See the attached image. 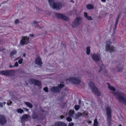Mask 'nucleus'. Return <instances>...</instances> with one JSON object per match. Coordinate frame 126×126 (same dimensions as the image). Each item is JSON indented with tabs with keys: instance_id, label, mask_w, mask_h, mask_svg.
Masks as SVG:
<instances>
[{
	"instance_id": "obj_1",
	"label": "nucleus",
	"mask_w": 126,
	"mask_h": 126,
	"mask_svg": "<svg viewBox=\"0 0 126 126\" xmlns=\"http://www.w3.org/2000/svg\"><path fill=\"white\" fill-rule=\"evenodd\" d=\"M108 88L112 91L114 95L116 97L119 101L123 104L126 106V95L122 93L117 92L115 89L108 83Z\"/></svg>"
},
{
	"instance_id": "obj_2",
	"label": "nucleus",
	"mask_w": 126,
	"mask_h": 126,
	"mask_svg": "<svg viewBox=\"0 0 126 126\" xmlns=\"http://www.w3.org/2000/svg\"><path fill=\"white\" fill-rule=\"evenodd\" d=\"M114 39V36H112L111 38L110 39V40L111 41H108L107 42L106 45V48L107 50L110 52L114 51L115 50V48L114 47L110 46L112 43V41H113Z\"/></svg>"
},
{
	"instance_id": "obj_3",
	"label": "nucleus",
	"mask_w": 126,
	"mask_h": 126,
	"mask_svg": "<svg viewBox=\"0 0 126 126\" xmlns=\"http://www.w3.org/2000/svg\"><path fill=\"white\" fill-rule=\"evenodd\" d=\"M50 3V6L54 9L56 10H60L62 7L61 3H55L54 0H48Z\"/></svg>"
},
{
	"instance_id": "obj_4",
	"label": "nucleus",
	"mask_w": 126,
	"mask_h": 126,
	"mask_svg": "<svg viewBox=\"0 0 126 126\" xmlns=\"http://www.w3.org/2000/svg\"><path fill=\"white\" fill-rule=\"evenodd\" d=\"M66 81L70 82L73 84H79L80 83L81 80L76 77H73L69 78L66 80Z\"/></svg>"
},
{
	"instance_id": "obj_5",
	"label": "nucleus",
	"mask_w": 126,
	"mask_h": 126,
	"mask_svg": "<svg viewBox=\"0 0 126 126\" xmlns=\"http://www.w3.org/2000/svg\"><path fill=\"white\" fill-rule=\"evenodd\" d=\"M89 85L95 95L98 96L100 95V94L99 91L95 87L94 84L92 81H91L89 82Z\"/></svg>"
},
{
	"instance_id": "obj_6",
	"label": "nucleus",
	"mask_w": 126,
	"mask_h": 126,
	"mask_svg": "<svg viewBox=\"0 0 126 126\" xmlns=\"http://www.w3.org/2000/svg\"><path fill=\"white\" fill-rule=\"evenodd\" d=\"M82 22L81 18L79 17H77L73 22L71 25L73 27L77 28L78 26L80 25Z\"/></svg>"
},
{
	"instance_id": "obj_7",
	"label": "nucleus",
	"mask_w": 126,
	"mask_h": 126,
	"mask_svg": "<svg viewBox=\"0 0 126 126\" xmlns=\"http://www.w3.org/2000/svg\"><path fill=\"white\" fill-rule=\"evenodd\" d=\"M64 86V83L62 82H61L60 84H59L58 86L56 87H53L51 89V91L53 92H59L60 91L61 89Z\"/></svg>"
},
{
	"instance_id": "obj_8",
	"label": "nucleus",
	"mask_w": 126,
	"mask_h": 126,
	"mask_svg": "<svg viewBox=\"0 0 126 126\" xmlns=\"http://www.w3.org/2000/svg\"><path fill=\"white\" fill-rule=\"evenodd\" d=\"M92 58L95 62L99 61L101 59L100 54L99 53H93L91 55Z\"/></svg>"
},
{
	"instance_id": "obj_9",
	"label": "nucleus",
	"mask_w": 126,
	"mask_h": 126,
	"mask_svg": "<svg viewBox=\"0 0 126 126\" xmlns=\"http://www.w3.org/2000/svg\"><path fill=\"white\" fill-rule=\"evenodd\" d=\"M29 38L27 36H23L20 41V43L22 45H26L29 42Z\"/></svg>"
},
{
	"instance_id": "obj_10",
	"label": "nucleus",
	"mask_w": 126,
	"mask_h": 126,
	"mask_svg": "<svg viewBox=\"0 0 126 126\" xmlns=\"http://www.w3.org/2000/svg\"><path fill=\"white\" fill-rule=\"evenodd\" d=\"M55 16L58 18L66 21H68L69 20L68 17L66 16L64 14L60 13H56L55 14Z\"/></svg>"
},
{
	"instance_id": "obj_11",
	"label": "nucleus",
	"mask_w": 126,
	"mask_h": 126,
	"mask_svg": "<svg viewBox=\"0 0 126 126\" xmlns=\"http://www.w3.org/2000/svg\"><path fill=\"white\" fill-rule=\"evenodd\" d=\"M6 123V120L5 116L3 115H0V124L2 125H4Z\"/></svg>"
},
{
	"instance_id": "obj_12",
	"label": "nucleus",
	"mask_w": 126,
	"mask_h": 126,
	"mask_svg": "<svg viewBox=\"0 0 126 126\" xmlns=\"http://www.w3.org/2000/svg\"><path fill=\"white\" fill-rule=\"evenodd\" d=\"M106 110L108 119H110L111 117V111L110 107H108L107 108H106Z\"/></svg>"
},
{
	"instance_id": "obj_13",
	"label": "nucleus",
	"mask_w": 126,
	"mask_h": 126,
	"mask_svg": "<svg viewBox=\"0 0 126 126\" xmlns=\"http://www.w3.org/2000/svg\"><path fill=\"white\" fill-rule=\"evenodd\" d=\"M52 126H67V125L66 124L63 122L58 121L56 122L54 124L52 125Z\"/></svg>"
},
{
	"instance_id": "obj_14",
	"label": "nucleus",
	"mask_w": 126,
	"mask_h": 126,
	"mask_svg": "<svg viewBox=\"0 0 126 126\" xmlns=\"http://www.w3.org/2000/svg\"><path fill=\"white\" fill-rule=\"evenodd\" d=\"M11 72V71L10 70L2 71L0 72V73L5 76H9L10 75Z\"/></svg>"
},
{
	"instance_id": "obj_15",
	"label": "nucleus",
	"mask_w": 126,
	"mask_h": 126,
	"mask_svg": "<svg viewBox=\"0 0 126 126\" xmlns=\"http://www.w3.org/2000/svg\"><path fill=\"white\" fill-rule=\"evenodd\" d=\"M31 81L33 84L38 86H40L41 85V82L38 80L32 79L31 80Z\"/></svg>"
},
{
	"instance_id": "obj_16",
	"label": "nucleus",
	"mask_w": 126,
	"mask_h": 126,
	"mask_svg": "<svg viewBox=\"0 0 126 126\" xmlns=\"http://www.w3.org/2000/svg\"><path fill=\"white\" fill-rule=\"evenodd\" d=\"M35 64H36L40 66L42 64L40 58L38 57L36 58L35 60Z\"/></svg>"
},
{
	"instance_id": "obj_17",
	"label": "nucleus",
	"mask_w": 126,
	"mask_h": 126,
	"mask_svg": "<svg viewBox=\"0 0 126 126\" xmlns=\"http://www.w3.org/2000/svg\"><path fill=\"white\" fill-rule=\"evenodd\" d=\"M84 16L85 18H87L89 20H92L93 19L92 17L91 16H89L87 13L86 12H85L84 13Z\"/></svg>"
},
{
	"instance_id": "obj_18",
	"label": "nucleus",
	"mask_w": 126,
	"mask_h": 126,
	"mask_svg": "<svg viewBox=\"0 0 126 126\" xmlns=\"http://www.w3.org/2000/svg\"><path fill=\"white\" fill-rule=\"evenodd\" d=\"M28 117V116L26 114H25L23 115L21 117V120L23 121L26 119H27Z\"/></svg>"
},
{
	"instance_id": "obj_19",
	"label": "nucleus",
	"mask_w": 126,
	"mask_h": 126,
	"mask_svg": "<svg viewBox=\"0 0 126 126\" xmlns=\"http://www.w3.org/2000/svg\"><path fill=\"white\" fill-rule=\"evenodd\" d=\"M82 113V116L84 117H87V118L89 117V113L87 111H84Z\"/></svg>"
},
{
	"instance_id": "obj_20",
	"label": "nucleus",
	"mask_w": 126,
	"mask_h": 126,
	"mask_svg": "<svg viewBox=\"0 0 126 126\" xmlns=\"http://www.w3.org/2000/svg\"><path fill=\"white\" fill-rule=\"evenodd\" d=\"M87 7L88 9H92L94 8V7L92 4H88L87 5Z\"/></svg>"
},
{
	"instance_id": "obj_21",
	"label": "nucleus",
	"mask_w": 126,
	"mask_h": 126,
	"mask_svg": "<svg viewBox=\"0 0 126 126\" xmlns=\"http://www.w3.org/2000/svg\"><path fill=\"white\" fill-rule=\"evenodd\" d=\"M81 116H82V113H81L79 112H78L76 114V118H77Z\"/></svg>"
},
{
	"instance_id": "obj_22",
	"label": "nucleus",
	"mask_w": 126,
	"mask_h": 126,
	"mask_svg": "<svg viewBox=\"0 0 126 126\" xmlns=\"http://www.w3.org/2000/svg\"><path fill=\"white\" fill-rule=\"evenodd\" d=\"M91 51L90 48L89 47H88L86 48V53L87 55L90 54Z\"/></svg>"
},
{
	"instance_id": "obj_23",
	"label": "nucleus",
	"mask_w": 126,
	"mask_h": 126,
	"mask_svg": "<svg viewBox=\"0 0 126 126\" xmlns=\"http://www.w3.org/2000/svg\"><path fill=\"white\" fill-rule=\"evenodd\" d=\"M74 113V110H71L69 112V114L70 116L72 117Z\"/></svg>"
},
{
	"instance_id": "obj_24",
	"label": "nucleus",
	"mask_w": 126,
	"mask_h": 126,
	"mask_svg": "<svg viewBox=\"0 0 126 126\" xmlns=\"http://www.w3.org/2000/svg\"><path fill=\"white\" fill-rule=\"evenodd\" d=\"M25 104L28 107L32 108V105L30 103L28 102H25Z\"/></svg>"
},
{
	"instance_id": "obj_25",
	"label": "nucleus",
	"mask_w": 126,
	"mask_h": 126,
	"mask_svg": "<svg viewBox=\"0 0 126 126\" xmlns=\"http://www.w3.org/2000/svg\"><path fill=\"white\" fill-rule=\"evenodd\" d=\"M16 50H13L10 53V55L12 56L16 54Z\"/></svg>"
},
{
	"instance_id": "obj_26",
	"label": "nucleus",
	"mask_w": 126,
	"mask_h": 126,
	"mask_svg": "<svg viewBox=\"0 0 126 126\" xmlns=\"http://www.w3.org/2000/svg\"><path fill=\"white\" fill-rule=\"evenodd\" d=\"M17 112L18 113H22L23 112V110L21 109H18L17 110Z\"/></svg>"
},
{
	"instance_id": "obj_27",
	"label": "nucleus",
	"mask_w": 126,
	"mask_h": 126,
	"mask_svg": "<svg viewBox=\"0 0 126 126\" xmlns=\"http://www.w3.org/2000/svg\"><path fill=\"white\" fill-rule=\"evenodd\" d=\"M98 124V122L97 119H95L94 121V126H97Z\"/></svg>"
},
{
	"instance_id": "obj_28",
	"label": "nucleus",
	"mask_w": 126,
	"mask_h": 126,
	"mask_svg": "<svg viewBox=\"0 0 126 126\" xmlns=\"http://www.w3.org/2000/svg\"><path fill=\"white\" fill-rule=\"evenodd\" d=\"M79 106L78 105H75L74 107L75 109L77 110H78L79 108Z\"/></svg>"
},
{
	"instance_id": "obj_29",
	"label": "nucleus",
	"mask_w": 126,
	"mask_h": 126,
	"mask_svg": "<svg viewBox=\"0 0 126 126\" xmlns=\"http://www.w3.org/2000/svg\"><path fill=\"white\" fill-rule=\"evenodd\" d=\"M6 103L5 102H3V103H0V106L1 107H3L5 104H6Z\"/></svg>"
},
{
	"instance_id": "obj_30",
	"label": "nucleus",
	"mask_w": 126,
	"mask_h": 126,
	"mask_svg": "<svg viewBox=\"0 0 126 126\" xmlns=\"http://www.w3.org/2000/svg\"><path fill=\"white\" fill-rule=\"evenodd\" d=\"M66 120L69 122H71L72 120V118L70 117H68L66 118Z\"/></svg>"
},
{
	"instance_id": "obj_31",
	"label": "nucleus",
	"mask_w": 126,
	"mask_h": 126,
	"mask_svg": "<svg viewBox=\"0 0 126 126\" xmlns=\"http://www.w3.org/2000/svg\"><path fill=\"white\" fill-rule=\"evenodd\" d=\"M23 61V59L22 58H20L18 61V63L19 64H21L22 62Z\"/></svg>"
},
{
	"instance_id": "obj_32",
	"label": "nucleus",
	"mask_w": 126,
	"mask_h": 126,
	"mask_svg": "<svg viewBox=\"0 0 126 126\" xmlns=\"http://www.w3.org/2000/svg\"><path fill=\"white\" fill-rule=\"evenodd\" d=\"M37 114H33L32 115V117L33 119H36L37 117Z\"/></svg>"
},
{
	"instance_id": "obj_33",
	"label": "nucleus",
	"mask_w": 126,
	"mask_h": 126,
	"mask_svg": "<svg viewBox=\"0 0 126 126\" xmlns=\"http://www.w3.org/2000/svg\"><path fill=\"white\" fill-rule=\"evenodd\" d=\"M12 103V102L10 100H8L7 102V104L8 105H11Z\"/></svg>"
},
{
	"instance_id": "obj_34",
	"label": "nucleus",
	"mask_w": 126,
	"mask_h": 126,
	"mask_svg": "<svg viewBox=\"0 0 126 126\" xmlns=\"http://www.w3.org/2000/svg\"><path fill=\"white\" fill-rule=\"evenodd\" d=\"M32 23L33 25H38V23L35 21H33L32 22Z\"/></svg>"
},
{
	"instance_id": "obj_35",
	"label": "nucleus",
	"mask_w": 126,
	"mask_h": 126,
	"mask_svg": "<svg viewBox=\"0 0 126 126\" xmlns=\"http://www.w3.org/2000/svg\"><path fill=\"white\" fill-rule=\"evenodd\" d=\"M74 125V124L72 122H71L68 124V126H73Z\"/></svg>"
},
{
	"instance_id": "obj_36",
	"label": "nucleus",
	"mask_w": 126,
	"mask_h": 126,
	"mask_svg": "<svg viewBox=\"0 0 126 126\" xmlns=\"http://www.w3.org/2000/svg\"><path fill=\"white\" fill-rule=\"evenodd\" d=\"M44 90L46 92H48V88L47 87H44Z\"/></svg>"
},
{
	"instance_id": "obj_37",
	"label": "nucleus",
	"mask_w": 126,
	"mask_h": 126,
	"mask_svg": "<svg viewBox=\"0 0 126 126\" xmlns=\"http://www.w3.org/2000/svg\"><path fill=\"white\" fill-rule=\"evenodd\" d=\"M18 63L17 62H16L15 63V64L14 65V66H15L16 67H17V66H18Z\"/></svg>"
},
{
	"instance_id": "obj_38",
	"label": "nucleus",
	"mask_w": 126,
	"mask_h": 126,
	"mask_svg": "<svg viewBox=\"0 0 126 126\" xmlns=\"http://www.w3.org/2000/svg\"><path fill=\"white\" fill-rule=\"evenodd\" d=\"M19 22V20L17 19H16V20L15 21V23L16 24H17Z\"/></svg>"
},
{
	"instance_id": "obj_39",
	"label": "nucleus",
	"mask_w": 126,
	"mask_h": 126,
	"mask_svg": "<svg viewBox=\"0 0 126 126\" xmlns=\"http://www.w3.org/2000/svg\"><path fill=\"white\" fill-rule=\"evenodd\" d=\"M102 2H106V0H101Z\"/></svg>"
},
{
	"instance_id": "obj_40",
	"label": "nucleus",
	"mask_w": 126,
	"mask_h": 126,
	"mask_svg": "<svg viewBox=\"0 0 126 126\" xmlns=\"http://www.w3.org/2000/svg\"><path fill=\"white\" fill-rule=\"evenodd\" d=\"M64 117V116H60V118L61 119H63Z\"/></svg>"
},
{
	"instance_id": "obj_41",
	"label": "nucleus",
	"mask_w": 126,
	"mask_h": 126,
	"mask_svg": "<svg viewBox=\"0 0 126 126\" xmlns=\"http://www.w3.org/2000/svg\"><path fill=\"white\" fill-rule=\"evenodd\" d=\"M70 1L73 3H74V1L73 0H70Z\"/></svg>"
},
{
	"instance_id": "obj_42",
	"label": "nucleus",
	"mask_w": 126,
	"mask_h": 126,
	"mask_svg": "<svg viewBox=\"0 0 126 126\" xmlns=\"http://www.w3.org/2000/svg\"><path fill=\"white\" fill-rule=\"evenodd\" d=\"M23 57H25L26 56V54L23 53Z\"/></svg>"
},
{
	"instance_id": "obj_43",
	"label": "nucleus",
	"mask_w": 126,
	"mask_h": 126,
	"mask_svg": "<svg viewBox=\"0 0 126 126\" xmlns=\"http://www.w3.org/2000/svg\"><path fill=\"white\" fill-rule=\"evenodd\" d=\"M14 67V66H12L11 65H10L9 66V67L10 68H12V67Z\"/></svg>"
},
{
	"instance_id": "obj_44",
	"label": "nucleus",
	"mask_w": 126,
	"mask_h": 126,
	"mask_svg": "<svg viewBox=\"0 0 126 126\" xmlns=\"http://www.w3.org/2000/svg\"><path fill=\"white\" fill-rule=\"evenodd\" d=\"M30 36H33V35L32 34H30Z\"/></svg>"
},
{
	"instance_id": "obj_45",
	"label": "nucleus",
	"mask_w": 126,
	"mask_h": 126,
	"mask_svg": "<svg viewBox=\"0 0 126 126\" xmlns=\"http://www.w3.org/2000/svg\"><path fill=\"white\" fill-rule=\"evenodd\" d=\"M118 20L117 19V20H116V24H117L118 22Z\"/></svg>"
},
{
	"instance_id": "obj_46",
	"label": "nucleus",
	"mask_w": 126,
	"mask_h": 126,
	"mask_svg": "<svg viewBox=\"0 0 126 126\" xmlns=\"http://www.w3.org/2000/svg\"><path fill=\"white\" fill-rule=\"evenodd\" d=\"M48 72H52V71H52V70H49H49H48Z\"/></svg>"
},
{
	"instance_id": "obj_47",
	"label": "nucleus",
	"mask_w": 126,
	"mask_h": 126,
	"mask_svg": "<svg viewBox=\"0 0 126 126\" xmlns=\"http://www.w3.org/2000/svg\"><path fill=\"white\" fill-rule=\"evenodd\" d=\"M26 110L27 111H28V110L27 109H26Z\"/></svg>"
},
{
	"instance_id": "obj_48",
	"label": "nucleus",
	"mask_w": 126,
	"mask_h": 126,
	"mask_svg": "<svg viewBox=\"0 0 126 126\" xmlns=\"http://www.w3.org/2000/svg\"><path fill=\"white\" fill-rule=\"evenodd\" d=\"M89 123H91V121H90L89 122Z\"/></svg>"
},
{
	"instance_id": "obj_49",
	"label": "nucleus",
	"mask_w": 126,
	"mask_h": 126,
	"mask_svg": "<svg viewBox=\"0 0 126 126\" xmlns=\"http://www.w3.org/2000/svg\"><path fill=\"white\" fill-rule=\"evenodd\" d=\"M118 126H122L121 125H120Z\"/></svg>"
}]
</instances>
